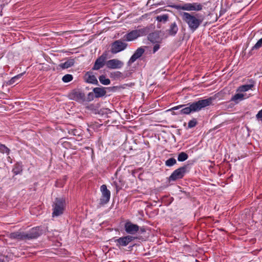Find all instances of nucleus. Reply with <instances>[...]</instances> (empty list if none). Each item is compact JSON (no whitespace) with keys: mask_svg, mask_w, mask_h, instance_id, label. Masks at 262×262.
<instances>
[{"mask_svg":"<svg viewBox=\"0 0 262 262\" xmlns=\"http://www.w3.org/2000/svg\"><path fill=\"white\" fill-rule=\"evenodd\" d=\"M68 97L71 100H75L78 102H83L86 100L85 94L79 89H74L68 94Z\"/></svg>","mask_w":262,"mask_h":262,"instance_id":"obj_7","label":"nucleus"},{"mask_svg":"<svg viewBox=\"0 0 262 262\" xmlns=\"http://www.w3.org/2000/svg\"><path fill=\"white\" fill-rule=\"evenodd\" d=\"M147 39L152 43H160L162 40V39L160 37L159 31L148 33Z\"/></svg>","mask_w":262,"mask_h":262,"instance_id":"obj_15","label":"nucleus"},{"mask_svg":"<svg viewBox=\"0 0 262 262\" xmlns=\"http://www.w3.org/2000/svg\"><path fill=\"white\" fill-rule=\"evenodd\" d=\"M178 29L177 23L173 22L170 24L169 28L166 31L169 36H174L177 34Z\"/></svg>","mask_w":262,"mask_h":262,"instance_id":"obj_18","label":"nucleus"},{"mask_svg":"<svg viewBox=\"0 0 262 262\" xmlns=\"http://www.w3.org/2000/svg\"><path fill=\"white\" fill-rule=\"evenodd\" d=\"M73 76L71 74H66L63 76L62 80L64 82H69L73 79Z\"/></svg>","mask_w":262,"mask_h":262,"instance_id":"obj_34","label":"nucleus"},{"mask_svg":"<svg viewBox=\"0 0 262 262\" xmlns=\"http://www.w3.org/2000/svg\"><path fill=\"white\" fill-rule=\"evenodd\" d=\"M188 158V155L185 152H181L178 156V160L180 162H183Z\"/></svg>","mask_w":262,"mask_h":262,"instance_id":"obj_29","label":"nucleus"},{"mask_svg":"<svg viewBox=\"0 0 262 262\" xmlns=\"http://www.w3.org/2000/svg\"><path fill=\"white\" fill-rule=\"evenodd\" d=\"M245 94L242 93H237L233 96L231 99V101H234L235 103L237 104L239 101L245 99Z\"/></svg>","mask_w":262,"mask_h":262,"instance_id":"obj_23","label":"nucleus"},{"mask_svg":"<svg viewBox=\"0 0 262 262\" xmlns=\"http://www.w3.org/2000/svg\"><path fill=\"white\" fill-rule=\"evenodd\" d=\"M22 170L23 168L21 164L19 163H16L14 166V167L12 169V172L16 175L19 174L22 171Z\"/></svg>","mask_w":262,"mask_h":262,"instance_id":"obj_27","label":"nucleus"},{"mask_svg":"<svg viewBox=\"0 0 262 262\" xmlns=\"http://www.w3.org/2000/svg\"><path fill=\"white\" fill-rule=\"evenodd\" d=\"M111 75L114 76L115 78H119L122 76V73L119 71H117L111 73Z\"/></svg>","mask_w":262,"mask_h":262,"instance_id":"obj_36","label":"nucleus"},{"mask_svg":"<svg viewBox=\"0 0 262 262\" xmlns=\"http://www.w3.org/2000/svg\"><path fill=\"white\" fill-rule=\"evenodd\" d=\"M145 52V50L143 47H140L138 48L133 55L130 58L129 61L127 62L128 66H130L132 63H134L137 59L141 57Z\"/></svg>","mask_w":262,"mask_h":262,"instance_id":"obj_14","label":"nucleus"},{"mask_svg":"<svg viewBox=\"0 0 262 262\" xmlns=\"http://www.w3.org/2000/svg\"><path fill=\"white\" fill-rule=\"evenodd\" d=\"M94 98H95V94L93 93V92H90L88 94L87 98H86L85 101H87L89 102L91 101L94 100Z\"/></svg>","mask_w":262,"mask_h":262,"instance_id":"obj_35","label":"nucleus"},{"mask_svg":"<svg viewBox=\"0 0 262 262\" xmlns=\"http://www.w3.org/2000/svg\"><path fill=\"white\" fill-rule=\"evenodd\" d=\"M168 14H163L162 15H159L157 17V20L160 22H163L164 23H166L168 20Z\"/></svg>","mask_w":262,"mask_h":262,"instance_id":"obj_30","label":"nucleus"},{"mask_svg":"<svg viewBox=\"0 0 262 262\" xmlns=\"http://www.w3.org/2000/svg\"><path fill=\"white\" fill-rule=\"evenodd\" d=\"M99 80L101 83L103 85H108L111 83V80L108 78H106L104 75H101L99 77Z\"/></svg>","mask_w":262,"mask_h":262,"instance_id":"obj_28","label":"nucleus"},{"mask_svg":"<svg viewBox=\"0 0 262 262\" xmlns=\"http://www.w3.org/2000/svg\"><path fill=\"white\" fill-rule=\"evenodd\" d=\"M100 190L102 195L100 199V204L103 205L109 202L111 197V192L107 189L106 186L104 184L101 186Z\"/></svg>","mask_w":262,"mask_h":262,"instance_id":"obj_10","label":"nucleus"},{"mask_svg":"<svg viewBox=\"0 0 262 262\" xmlns=\"http://www.w3.org/2000/svg\"><path fill=\"white\" fill-rule=\"evenodd\" d=\"M198 124V121L195 118H193L188 123V128H191Z\"/></svg>","mask_w":262,"mask_h":262,"instance_id":"obj_32","label":"nucleus"},{"mask_svg":"<svg viewBox=\"0 0 262 262\" xmlns=\"http://www.w3.org/2000/svg\"><path fill=\"white\" fill-rule=\"evenodd\" d=\"M127 45V43L121 39L116 40L111 44V52L112 54H116L124 50Z\"/></svg>","mask_w":262,"mask_h":262,"instance_id":"obj_9","label":"nucleus"},{"mask_svg":"<svg viewBox=\"0 0 262 262\" xmlns=\"http://www.w3.org/2000/svg\"><path fill=\"white\" fill-rule=\"evenodd\" d=\"M139 229H140V232H141V233H143V232H145V230L143 228H141L140 229L139 228Z\"/></svg>","mask_w":262,"mask_h":262,"instance_id":"obj_39","label":"nucleus"},{"mask_svg":"<svg viewBox=\"0 0 262 262\" xmlns=\"http://www.w3.org/2000/svg\"><path fill=\"white\" fill-rule=\"evenodd\" d=\"M113 184L116 188L117 192H118L120 189H122V187L124 186L125 182L122 178L119 177L113 182Z\"/></svg>","mask_w":262,"mask_h":262,"instance_id":"obj_22","label":"nucleus"},{"mask_svg":"<svg viewBox=\"0 0 262 262\" xmlns=\"http://www.w3.org/2000/svg\"><path fill=\"white\" fill-rule=\"evenodd\" d=\"M178 114H180L179 113H177L174 112H172V115H178Z\"/></svg>","mask_w":262,"mask_h":262,"instance_id":"obj_40","label":"nucleus"},{"mask_svg":"<svg viewBox=\"0 0 262 262\" xmlns=\"http://www.w3.org/2000/svg\"><path fill=\"white\" fill-rule=\"evenodd\" d=\"M105 88L97 87L93 89V93L95 94V98L102 97L106 95V92Z\"/></svg>","mask_w":262,"mask_h":262,"instance_id":"obj_19","label":"nucleus"},{"mask_svg":"<svg viewBox=\"0 0 262 262\" xmlns=\"http://www.w3.org/2000/svg\"><path fill=\"white\" fill-rule=\"evenodd\" d=\"M52 216H59L63 213L66 208V201L63 198H56L53 202Z\"/></svg>","mask_w":262,"mask_h":262,"instance_id":"obj_5","label":"nucleus"},{"mask_svg":"<svg viewBox=\"0 0 262 262\" xmlns=\"http://www.w3.org/2000/svg\"><path fill=\"white\" fill-rule=\"evenodd\" d=\"M138 38L137 33L135 30H132L124 36V40L130 41Z\"/></svg>","mask_w":262,"mask_h":262,"instance_id":"obj_21","label":"nucleus"},{"mask_svg":"<svg viewBox=\"0 0 262 262\" xmlns=\"http://www.w3.org/2000/svg\"><path fill=\"white\" fill-rule=\"evenodd\" d=\"M139 239L138 236H133L130 235L120 237L117 239H115V242L116 244V246L119 248L122 247H126L129 244L132 242L135 239Z\"/></svg>","mask_w":262,"mask_h":262,"instance_id":"obj_8","label":"nucleus"},{"mask_svg":"<svg viewBox=\"0 0 262 262\" xmlns=\"http://www.w3.org/2000/svg\"><path fill=\"white\" fill-rule=\"evenodd\" d=\"M262 47V38L259 39L255 45L252 48L251 50L249 52L250 55L254 54L255 50L259 49Z\"/></svg>","mask_w":262,"mask_h":262,"instance_id":"obj_25","label":"nucleus"},{"mask_svg":"<svg viewBox=\"0 0 262 262\" xmlns=\"http://www.w3.org/2000/svg\"><path fill=\"white\" fill-rule=\"evenodd\" d=\"M0 262H5L4 259L0 258Z\"/></svg>","mask_w":262,"mask_h":262,"instance_id":"obj_41","label":"nucleus"},{"mask_svg":"<svg viewBox=\"0 0 262 262\" xmlns=\"http://www.w3.org/2000/svg\"><path fill=\"white\" fill-rule=\"evenodd\" d=\"M171 7L178 11L182 10L187 11H201L202 10L203 5L199 3H184L182 4L173 5Z\"/></svg>","mask_w":262,"mask_h":262,"instance_id":"obj_4","label":"nucleus"},{"mask_svg":"<svg viewBox=\"0 0 262 262\" xmlns=\"http://www.w3.org/2000/svg\"><path fill=\"white\" fill-rule=\"evenodd\" d=\"M256 118L258 121H262V109L256 114Z\"/></svg>","mask_w":262,"mask_h":262,"instance_id":"obj_37","label":"nucleus"},{"mask_svg":"<svg viewBox=\"0 0 262 262\" xmlns=\"http://www.w3.org/2000/svg\"><path fill=\"white\" fill-rule=\"evenodd\" d=\"M85 79L86 82L99 85L98 81L96 76L92 74L91 72H88L85 76Z\"/></svg>","mask_w":262,"mask_h":262,"instance_id":"obj_16","label":"nucleus"},{"mask_svg":"<svg viewBox=\"0 0 262 262\" xmlns=\"http://www.w3.org/2000/svg\"><path fill=\"white\" fill-rule=\"evenodd\" d=\"M24 73H22L21 74H19L13 77H12L9 81L8 84L9 85H12L14 84L15 83H18L19 81L20 78L21 77V76L23 75Z\"/></svg>","mask_w":262,"mask_h":262,"instance_id":"obj_26","label":"nucleus"},{"mask_svg":"<svg viewBox=\"0 0 262 262\" xmlns=\"http://www.w3.org/2000/svg\"><path fill=\"white\" fill-rule=\"evenodd\" d=\"M212 99L210 97L205 99L199 100L192 103H189L187 105H179L172 107L168 111H172L182 108L180 112V114L189 115L191 112H199L202 108L210 105L212 103Z\"/></svg>","mask_w":262,"mask_h":262,"instance_id":"obj_1","label":"nucleus"},{"mask_svg":"<svg viewBox=\"0 0 262 262\" xmlns=\"http://www.w3.org/2000/svg\"><path fill=\"white\" fill-rule=\"evenodd\" d=\"M159 43H156V45L154 46L153 53H156L160 49V46Z\"/></svg>","mask_w":262,"mask_h":262,"instance_id":"obj_38","label":"nucleus"},{"mask_svg":"<svg viewBox=\"0 0 262 262\" xmlns=\"http://www.w3.org/2000/svg\"><path fill=\"white\" fill-rule=\"evenodd\" d=\"M124 229L127 233L134 234L139 230V227L138 225L128 221L124 225Z\"/></svg>","mask_w":262,"mask_h":262,"instance_id":"obj_12","label":"nucleus"},{"mask_svg":"<svg viewBox=\"0 0 262 262\" xmlns=\"http://www.w3.org/2000/svg\"><path fill=\"white\" fill-rule=\"evenodd\" d=\"M249 83L241 85L237 89V92H245L251 89L254 85L255 82L253 79H250Z\"/></svg>","mask_w":262,"mask_h":262,"instance_id":"obj_17","label":"nucleus"},{"mask_svg":"<svg viewBox=\"0 0 262 262\" xmlns=\"http://www.w3.org/2000/svg\"><path fill=\"white\" fill-rule=\"evenodd\" d=\"M0 151L2 153H6L8 155L10 152V149L5 145L0 144Z\"/></svg>","mask_w":262,"mask_h":262,"instance_id":"obj_33","label":"nucleus"},{"mask_svg":"<svg viewBox=\"0 0 262 262\" xmlns=\"http://www.w3.org/2000/svg\"><path fill=\"white\" fill-rule=\"evenodd\" d=\"M177 163V160L174 158H170L165 161V165L171 167Z\"/></svg>","mask_w":262,"mask_h":262,"instance_id":"obj_31","label":"nucleus"},{"mask_svg":"<svg viewBox=\"0 0 262 262\" xmlns=\"http://www.w3.org/2000/svg\"><path fill=\"white\" fill-rule=\"evenodd\" d=\"M75 61L74 59H70L60 64L59 66L63 69H68L74 65Z\"/></svg>","mask_w":262,"mask_h":262,"instance_id":"obj_24","label":"nucleus"},{"mask_svg":"<svg viewBox=\"0 0 262 262\" xmlns=\"http://www.w3.org/2000/svg\"><path fill=\"white\" fill-rule=\"evenodd\" d=\"M43 230L40 227L32 228L28 232H14L9 235V238L18 241H26L35 239L42 234Z\"/></svg>","mask_w":262,"mask_h":262,"instance_id":"obj_3","label":"nucleus"},{"mask_svg":"<svg viewBox=\"0 0 262 262\" xmlns=\"http://www.w3.org/2000/svg\"><path fill=\"white\" fill-rule=\"evenodd\" d=\"M123 64L124 63L118 59L109 60L106 63L107 68L110 69H120Z\"/></svg>","mask_w":262,"mask_h":262,"instance_id":"obj_13","label":"nucleus"},{"mask_svg":"<svg viewBox=\"0 0 262 262\" xmlns=\"http://www.w3.org/2000/svg\"><path fill=\"white\" fill-rule=\"evenodd\" d=\"M107 54L106 52H104L99 56L95 61L94 65L92 68L93 70H98L103 68L106 63Z\"/></svg>","mask_w":262,"mask_h":262,"instance_id":"obj_11","label":"nucleus"},{"mask_svg":"<svg viewBox=\"0 0 262 262\" xmlns=\"http://www.w3.org/2000/svg\"><path fill=\"white\" fill-rule=\"evenodd\" d=\"M179 14L192 32H194L199 28L204 19V17L198 13L180 12Z\"/></svg>","mask_w":262,"mask_h":262,"instance_id":"obj_2","label":"nucleus"},{"mask_svg":"<svg viewBox=\"0 0 262 262\" xmlns=\"http://www.w3.org/2000/svg\"><path fill=\"white\" fill-rule=\"evenodd\" d=\"M134 245H132V246H129V248H132L133 247H134Z\"/></svg>","mask_w":262,"mask_h":262,"instance_id":"obj_42","label":"nucleus"},{"mask_svg":"<svg viewBox=\"0 0 262 262\" xmlns=\"http://www.w3.org/2000/svg\"><path fill=\"white\" fill-rule=\"evenodd\" d=\"M188 165H185L174 170L168 178L169 181H175L182 179L187 172Z\"/></svg>","mask_w":262,"mask_h":262,"instance_id":"obj_6","label":"nucleus"},{"mask_svg":"<svg viewBox=\"0 0 262 262\" xmlns=\"http://www.w3.org/2000/svg\"><path fill=\"white\" fill-rule=\"evenodd\" d=\"M135 30L136 31L138 37H139L148 34L150 32V28L148 26L142 28L140 26H139Z\"/></svg>","mask_w":262,"mask_h":262,"instance_id":"obj_20","label":"nucleus"}]
</instances>
